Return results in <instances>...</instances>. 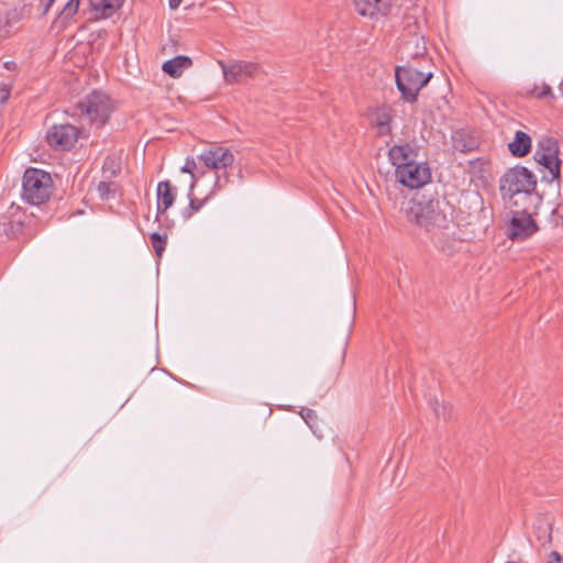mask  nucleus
<instances>
[{
  "label": "nucleus",
  "instance_id": "1",
  "mask_svg": "<svg viewBox=\"0 0 563 563\" xmlns=\"http://www.w3.org/2000/svg\"><path fill=\"white\" fill-rule=\"evenodd\" d=\"M407 216L409 221L423 228L427 233L448 230L452 222V206L437 191L426 189L412 198Z\"/></svg>",
  "mask_w": 563,
  "mask_h": 563
},
{
  "label": "nucleus",
  "instance_id": "2",
  "mask_svg": "<svg viewBox=\"0 0 563 563\" xmlns=\"http://www.w3.org/2000/svg\"><path fill=\"white\" fill-rule=\"evenodd\" d=\"M113 110L114 106L109 96L100 91H92L76 104L74 114L102 126L108 122Z\"/></svg>",
  "mask_w": 563,
  "mask_h": 563
},
{
  "label": "nucleus",
  "instance_id": "3",
  "mask_svg": "<svg viewBox=\"0 0 563 563\" xmlns=\"http://www.w3.org/2000/svg\"><path fill=\"white\" fill-rule=\"evenodd\" d=\"M53 189V180L48 173L27 168L23 175L22 197L35 206H40L49 199Z\"/></svg>",
  "mask_w": 563,
  "mask_h": 563
},
{
  "label": "nucleus",
  "instance_id": "4",
  "mask_svg": "<svg viewBox=\"0 0 563 563\" xmlns=\"http://www.w3.org/2000/svg\"><path fill=\"white\" fill-rule=\"evenodd\" d=\"M395 78L401 99L406 102L415 103L418 100L419 91L432 78V73L424 74L411 66H397Z\"/></svg>",
  "mask_w": 563,
  "mask_h": 563
},
{
  "label": "nucleus",
  "instance_id": "5",
  "mask_svg": "<svg viewBox=\"0 0 563 563\" xmlns=\"http://www.w3.org/2000/svg\"><path fill=\"white\" fill-rule=\"evenodd\" d=\"M536 176L527 167L516 166L508 169L500 178L499 191L504 200L523 190H536Z\"/></svg>",
  "mask_w": 563,
  "mask_h": 563
},
{
  "label": "nucleus",
  "instance_id": "6",
  "mask_svg": "<svg viewBox=\"0 0 563 563\" xmlns=\"http://www.w3.org/2000/svg\"><path fill=\"white\" fill-rule=\"evenodd\" d=\"M418 24H408L400 37L399 52L401 58H419L427 54V43L422 34L418 32Z\"/></svg>",
  "mask_w": 563,
  "mask_h": 563
},
{
  "label": "nucleus",
  "instance_id": "7",
  "mask_svg": "<svg viewBox=\"0 0 563 563\" xmlns=\"http://www.w3.org/2000/svg\"><path fill=\"white\" fill-rule=\"evenodd\" d=\"M396 179L410 189H418L431 180V170L427 163H412L400 167L396 173Z\"/></svg>",
  "mask_w": 563,
  "mask_h": 563
},
{
  "label": "nucleus",
  "instance_id": "8",
  "mask_svg": "<svg viewBox=\"0 0 563 563\" xmlns=\"http://www.w3.org/2000/svg\"><path fill=\"white\" fill-rule=\"evenodd\" d=\"M79 130L69 123L54 124L46 133V142L57 151H68L78 141Z\"/></svg>",
  "mask_w": 563,
  "mask_h": 563
},
{
  "label": "nucleus",
  "instance_id": "9",
  "mask_svg": "<svg viewBox=\"0 0 563 563\" xmlns=\"http://www.w3.org/2000/svg\"><path fill=\"white\" fill-rule=\"evenodd\" d=\"M219 65L228 84L244 82L250 78H254L261 70L260 64L253 62L238 60L227 64L223 60H219Z\"/></svg>",
  "mask_w": 563,
  "mask_h": 563
},
{
  "label": "nucleus",
  "instance_id": "10",
  "mask_svg": "<svg viewBox=\"0 0 563 563\" xmlns=\"http://www.w3.org/2000/svg\"><path fill=\"white\" fill-rule=\"evenodd\" d=\"M505 201L508 202L511 214L532 216L537 213L541 197L536 190H523V192L507 196Z\"/></svg>",
  "mask_w": 563,
  "mask_h": 563
},
{
  "label": "nucleus",
  "instance_id": "11",
  "mask_svg": "<svg viewBox=\"0 0 563 563\" xmlns=\"http://www.w3.org/2000/svg\"><path fill=\"white\" fill-rule=\"evenodd\" d=\"M538 229L532 216L512 214L507 236L512 241H523L536 233Z\"/></svg>",
  "mask_w": 563,
  "mask_h": 563
},
{
  "label": "nucleus",
  "instance_id": "12",
  "mask_svg": "<svg viewBox=\"0 0 563 563\" xmlns=\"http://www.w3.org/2000/svg\"><path fill=\"white\" fill-rule=\"evenodd\" d=\"M199 161L210 169H220L231 166L234 162L233 153L222 146H213L203 151L199 156Z\"/></svg>",
  "mask_w": 563,
  "mask_h": 563
},
{
  "label": "nucleus",
  "instance_id": "13",
  "mask_svg": "<svg viewBox=\"0 0 563 563\" xmlns=\"http://www.w3.org/2000/svg\"><path fill=\"white\" fill-rule=\"evenodd\" d=\"M177 188L169 180L159 181L157 185V213L156 220L169 209L176 199Z\"/></svg>",
  "mask_w": 563,
  "mask_h": 563
},
{
  "label": "nucleus",
  "instance_id": "14",
  "mask_svg": "<svg viewBox=\"0 0 563 563\" xmlns=\"http://www.w3.org/2000/svg\"><path fill=\"white\" fill-rule=\"evenodd\" d=\"M355 10L362 16L374 18L386 15L390 8V0H354Z\"/></svg>",
  "mask_w": 563,
  "mask_h": 563
},
{
  "label": "nucleus",
  "instance_id": "15",
  "mask_svg": "<svg viewBox=\"0 0 563 563\" xmlns=\"http://www.w3.org/2000/svg\"><path fill=\"white\" fill-rule=\"evenodd\" d=\"M434 246L446 255H453L459 250L460 241L446 233V230L428 232Z\"/></svg>",
  "mask_w": 563,
  "mask_h": 563
},
{
  "label": "nucleus",
  "instance_id": "16",
  "mask_svg": "<svg viewBox=\"0 0 563 563\" xmlns=\"http://www.w3.org/2000/svg\"><path fill=\"white\" fill-rule=\"evenodd\" d=\"M479 145L478 139L466 130H457L452 134V147L460 153H470Z\"/></svg>",
  "mask_w": 563,
  "mask_h": 563
},
{
  "label": "nucleus",
  "instance_id": "17",
  "mask_svg": "<svg viewBox=\"0 0 563 563\" xmlns=\"http://www.w3.org/2000/svg\"><path fill=\"white\" fill-rule=\"evenodd\" d=\"M412 148L409 144L405 145H394L388 151V158L390 163L396 167L395 173L400 169V167L406 166L409 163H412L411 158Z\"/></svg>",
  "mask_w": 563,
  "mask_h": 563
},
{
  "label": "nucleus",
  "instance_id": "18",
  "mask_svg": "<svg viewBox=\"0 0 563 563\" xmlns=\"http://www.w3.org/2000/svg\"><path fill=\"white\" fill-rule=\"evenodd\" d=\"M192 65V60L190 57L185 55H178L172 59L166 60L162 69L165 74L169 75L173 78H178L181 76L185 69L189 68Z\"/></svg>",
  "mask_w": 563,
  "mask_h": 563
},
{
  "label": "nucleus",
  "instance_id": "19",
  "mask_svg": "<svg viewBox=\"0 0 563 563\" xmlns=\"http://www.w3.org/2000/svg\"><path fill=\"white\" fill-rule=\"evenodd\" d=\"M508 150L515 157H523L531 151V137L523 131H517Z\"/></svg>",
  "mask_w": 563,
  "mask_h": 563
},
{
  "label": "nucleus",
  "instance_id": "20",
  "mask_svg": "<svg viewBox=\"0 0 563 563\" xmlns=\"http://www.w3.org/2000/svg\"><path fill=\"white\" fill-rule=\"evenodd\" d=\"M373 123L379 129V134L390 133V122L393 120L391 109L387 106L377 107L372 114Z\"/></svg>",
  "mask_w": 563,
  "mask_h": 563
},
{
  "label": "nucleus",
  "instance_id": "21",
  "mask_svg": "<svg viewBox=\"0 0 563 563\" xmlns=\"http://www.w3.org/2000/svg\"><path fill=\"white\" fill-rule=\"evenodd\" d=\"M533 157H534L536 162H538L540 165H542L543 167H545L549 170V173L551 175V178L549 179V181H554V180L560 179L562 162L559 156L534 154Z\"/></svg>",
  "mask_w": 563,
  "mask_h": 563
},
{
  "label": "nucleus",
  "instance_id": "22",
  "mask_svg": "<svg viewBox=\"0 0 563 563\" xmlns=\"http://www.w3.org/2000/svg\"><path fill=\"white\" fill-rule=\"evenodd\" d=\"M124 0H89L92 10L101 12L104 18L110 16L113 11L120 9Z\"/></svg>",
  "mask_w": 563,
  "mask_h": 563
},
{
  "label": "nucleus",
  "instance_id": "23",
  "mask_svg": "<svg viewBox=\"0 0 563 563\" xmlns=\"http://www.w3.org/2000/svg\"><path fill=\"white\" fill-rule=\"evenodd\" d=\"M560 147L558 140L551 136H544L539 140L534 154H544L549 156H559Z\"/></svg>",
  "mask_w": 563,
  "mask_h": 563
},
{
  "label": "nucleus",
  "instance_id": "24",
  "mask_svg": "<svg viewBox=\"0 0 563 563\" xmlns=\"http://www.w3.org/2000/svg\"><path fill=\"white\" fill-rule=\"evenodd\" d=\"M533 533L542 545L549 544L552 541V525L544 520H540L534 526Z\"/></svg>",
  "mask_w": 563,
  "mask_h": 563
},
{
  "label": "nucleus",
  "instance_id": "25",
  "mask_svg": "<svg viewBox=\"0 0 563 563\" xmlns=\"http://www.w3.org/2000/svg\"><path fill=\"white\" fill-rule=\"evenodd\" d=\"M21 223L14 222L8 216H0V238H11L21 231Z\"/></svg>",
  "mask_w": 563,
  "mask_h": 563
},
{
  "label": "nucleus",
  "instance_id": "26",
  "mask_svg": "<svg viewBox=\"0 0 563 563\" xmlns=\"http://www.w3.org/2000/svg\"><path fill=\"white\" fill-rule=\"evenodd\" d=\"M117 190H118V185L114 181L103 180L97 185L98 197L102 201H107V200H110L111 198H113Z\"/></svg>",
  "mask_w": 563,
  "mask_h": 563
},
{
  "label": "nucleus",
  "instance_id": "27",
  "mask_svg": "<svg viewBox=\"0 0 563 563\" xmlns=\"http://www.w3.org/2000/svg\"><path fill=\"white\" fill-rule=\"evenodd\" d=\"M189 198V205L188 207L183 211V217L187 220L192 217L195 212H198L207 202L208 198L205 199H198L192 197L191 191L188 194Z\"/></svg>",
  "mask_w": 563,
  "mask_h": 563
},
{
  "label": "nucleus",
  "instance_id": "28",
  "mask_svg": "<svg viewBox=\"0 0 563 563\" xmlns=\"http://www.w3.org/2000/svg\"><path fill=\"white\" fill-rule=\"evenodd\" d=\"M152 246L158 257L163 255L167 243V234L154 232L150 235Z\"/></svg>",
  "mask_w": 563,
  "mask_h": 563
},
{
  "label": "nucleus",
  "instance_id": "29",
  "mask_svg": "<svg viewBox=\"0 0 563 563\" xmlns=\"http://www.w3.org/2000/svg\"><path fill=\"white\" fill-rule=\"evenodd\" d=\"M299 413L305 422L309 426V428L313 431V433H317L318 417L316 411L310 408H301Z\"/></svg>",
  "mask_w": 563,
  "mask_h": 563
},
{
  "label": "nucleus",
  "instance_id": "30",
  "mask_svg": "<svg viewBox=\"0 0 563 563\" xmlns=\"http://www.w3.org/2000/svg\"><path fill=\"white\" fill-rule=\"evenodd\" d=\"M78 8H79V2H77L75 0H69L64 5L63 10L60 11V16L63 19H70L77 13Z\"/></svg>",
  "mask_w": 563,
  "mask_h": 563
},
{
  "label": "nucleus",
  "instance_id": "31",
  "mask_svg": "<svg viewBox=\"0 0 563 563\" xmlns=\"http://www.w3.org/2000/svg\"><path fill=\"white\" fill-rule=\"evenodd\" d=\"M197 167L196 162L194 159H187L186 164L181 167L183 173H189L192 177L191 184H190V191H192L195 185H196V177L194 174L195 168Z\"/></svg>",
  "mask_w": 563,
  "mask_h": 563
},
{
  "label": "nucleus",
  "instance_id": "32",
  "mask_svg": "<svg viewBox=\"0 0 563 563\" xmlns=\"http://www.w3.org/2000/svg\"><path fill=\"white\" fill-rule=\"evenodd\" d=\"M537 98L538 99L550 98V99L554 100L555 95L553 93V91L549 85H543L542 89L539 92H537Z\"/></svg>",
  "mask_w": 563,
  "mask_h": 563
},
{
  "label": "nucleus",
  "instance_id": "33",
  "mask_svg": "<svg viewBox=\"0 0 563 563\" xmlns=\"http://www.w3.org/2000/svg\"><path fill=\"white\" fill-rule=\"evenodd\" d=\"M548 563H563V555H561V554H560L559 552H556V551H552V552L549 554Z\"/></svg>",
  "mask_w": 563,
  "mask_h": 563
},
{
  "label": "nucleus",
  "instance_id": "34",
  "mask_svg": "<svg viewBox=\"0 0 563 563\" xmlns=\"http://www.w3.org/2000/svg\"><path fill=\"white\" fill-rule=\"evenodd\" d=\"M54 2L55 0H40L41 5H43V10L41 12L42 16L47 14Z\"/></svg>",
  "mask_w": 563,
  "mask_h": 563
},
{
  "label": "nucleus",
  "instance_id": "35",
  "mask_svg": "<svg viewBox=\"0 0 563 563\" xmlns=\"http://www.w3.org/2000/svg\"><path fill=\"white\" fill-rule=\"evenodd\" d=\"M102 169H103V174L109 173V176H108L109 178L115 176V174H117L115 169H112L109 167L108 162H104Z\"/></svg>",
  "mask_w": 563,
  "mask_h": 563
},
{
  "label": "nucleus",
  "instance_id": "36",
  "mask_svg": "<svg viewBox=\"0 0 563 563\" xmlns=\"http://www.w3.org/2000/svg\"><path fill=\"white\" fill-rule=\"evenodd\" d=\"M1 93L2 95H1V98H0V102L3 104L9 99L10 91H9V89L3 88V89H1Z\"/></svg>",
  "mask_w": 563,
  "mask_h": 563
},
{
  "label": "nucleus",
  "instance_id": "37",
  "mask_svg": "<svg viewBox=\"0 0 563 563\" xmlns=\"http://www.w3.org/2000/svg\"><path fill=\"white\" fill-rule=\"evenodd\" d=\"M183 0H168L170 9H177Z\"/></svg>",
  "mask_w": 563,
  "mask_h": 563
},
{
  "label": "nucleus",
  "instance_id": "38",
  "mask_svg": "<svg viewBox=\"0 0 563 563\" xmlns=\"http://www.w3.org/2000/svg\"><path fill=\"white\" fill-rule=\"evenodd\" d=\"M443 411L441 412L440 409L438 407L434 408V412L438 417H440L441 415L443 416V418L445 419V415H444V407L442 408Z\"/></svg>",
  "mask_w": 563,
  "mask_h": 563
}]
</instances>
